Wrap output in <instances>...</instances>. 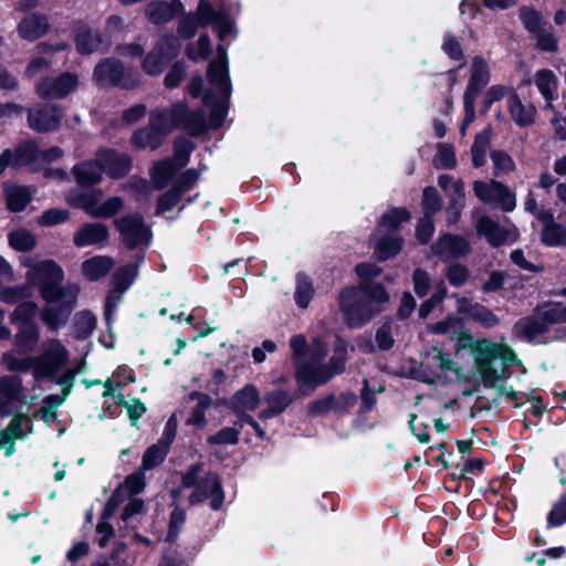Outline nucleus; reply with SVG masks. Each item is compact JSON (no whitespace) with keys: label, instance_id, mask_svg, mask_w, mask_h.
I'll return each instance as SVG.
<instances>
[{"label":"nucleus","instance_id":"1","mask_svg":"<svg viewBox=\"0 0 566 566\" xmlns=\"http://www.w3.org/2000/svg\"><path fill=\"white\" fill-rule=\"evenodd\" d=\"M429 331L461 340L468 338L471 342L470 352L483 385L497 389L501 395L515 396L513 388L504 384L507 366L520 361L512 347L486 338L473 340L470 335H464L461 319L454 316L431 325Z\"/></svg>","mask_w":566,"mask_h":566},{"label":"nucleus","instance_id":"2","mask_svg":"<svg viewBox=\"0 0 566 566\" xmlns=\"http://www.w3.org/2000/svg\"><path fill=\"white\" fill-rule=\"evenodd\" d=\"M390 295L379 283L359 282L358 286L345 287L339 295V306L350 327H360L381 313Z\"/></svg>","mask_w":566,"mask_h":566},{"label":"nucleus","instance_id":"3","mask_svg":"<svg viewBox=\"0 0 566 566\" xmlns=\"http://www.w3.org/2000/svg\"><path fill=\"white\" fill-rule=\"evenodd\" d=\"M217 53V57L208 66V80L212 91L203 96L205 104L211 107L209 120L212 127H219L223 123L231 95L226 46L218 45Z\"/></svg>","mask_w":566,"mask_h":566},{"label":"nucleus","instance_id":"4","mask_svg":"<svg viewBox=\"0 0 566 566\" xmlns=\"http://www.w3.org/2000/svg\"><path fill=\"white\" fill-rule=\"evenodd\" d=\"M22 264L28 268L25 274L28 282L40 287L45 302L54 301L56 295L63 291L64 285H61V282L64 279V272L54 261L34 262L30 258H24Z\"/></svg>","mask_w":566,"mask_h":566},{"label":"nucleus","instance_id":"5","mask_svg":"<svg viewBox=\"0 0 566 566\" xmlns=\"http://www.w3.org/2000/svg\"><path fill=\"white\" fill-rule=\"evenodd\" d=\"M78 293V285L67 283L54 301L46 302L48 304L42 308L40 317L49 331L57 332L67 324L71 313L76 305Z\"/></svg>","mask_w":566,"mask_h":566},{"label":"nucleus","instance_id":"6","mask_svg":"<svg viewBox=\"0 0 566 566\" xmlns=\"http://www.w3.org/2000/svg\"><path fill=\"white\" fill-rule=\"evenodd\" d=\"M326 354L327 348L323 343L315 340L312 345L308 360L300 363L296 369V379L301 386L314 389L333 378L329 367L322 364Z\"/></svg>","mask_w":566,"mask_h":566},{"label":"nucleus","instance_id":"7","mask_svg":"<svg viewBox=\"0 0 566 566\" xmlns=\"http://www.w3.org/2000/svg\"><path fill=\"white\" fill-rule=\"evenodd\" d=\"M93 78L101 85H113L130 90L139 85L140 78L137 72L126 70L116 59H105L98 63L93 73Z\"/></svg>","mask_w":566,"mask_h":566},{"label":"nucleus","instance_id":"8","mask_svg":"<svg viewBox=\"0 0 566 566\" xmlns=\"http://www.w3.org/2000/svg\"><path fill=\"white\" fill-rule=\"evenodd\" d=\"M69 350L56 338H48L41 344V354L35 357V378H51L66 364Z\"/></svg>","mask_w":566,"mask_h":566},{"label":"nucleus","instance_id":"9","mask_svg":"<svg viewBox=\"0 0 566 566\" xmlns=\"http://www.w3.org/2000/svg\"><path fill=\"white\" fill-rule=\"evenodd\" d=\"M473 190L475 196L484 203L497 205L506 212L515 209V195L502 182L495 180H491L490 182L474 181Z\"/></svg>","mask_w":566,"mask_h":566},{"label":"nucleus","instance_id":"10","mask_svg":"<svg viewBox=\"0 0 566 566\" xmlns=\"http://www.w3.org/2000/svg\"><path fill=\"white\" fill-rule=\"evenodd\" d=\"M114 223L123 241L129 248L147 244L150 240V231L145 224L143 217L138 213L117 218Z\"/></svg>","mask_w":566,"mask_h":566},{"label":"nucleus","instance_id":"11","mask_svg":"<svg viewBox=\"0 0 566 566\" xmlns=\"http://www.w3.org/2000/svg\"><path fill=\"white\" fill-rule=\"evenodd\" d=\"M78 86L75 73L64 72L57 76L44 77L35 85V91L43 98H63Z\"/></svg>","mask_w":566,"mask_h":566},{"label":"nucleus","instance_id":"12","mask_svg":"<svg viewBox=\"0 0 566 566\" xmlns=\"http://www.w3.org/2000/svg\"><path fill=\"white\" fill-rule=\"evenodd\" d=\"M476 232L479 235L484 237L492 247L513 243L517 239V230L514 227H502L488 216L479 218Z\"/></svg>","mask_w":566,"mask_h":566},{"label":"nucleus","instance_id":"13","mask_svg":"<svg viewBox=\"0 0 566 566\" xmlns=\"http://www.w3.org/2000/svg\"><path fill=\"white\" fill-rule=\"evenodd\" d=\"M356 396L349 392L338 396L329 395L312 401L307 407V411L312 416H324L331 411L343 415L350 410L356 405Z\"/></svg>","mask_w":566,"mask_h":566},{"label":"nucleus","instance_id":"14","mask_svg":"<svg viewBox=\"0 0 566 566\" xmlns=\"http://www.w3.org/2000/svg\"><path fill=\"white\" fill-rule=\"evenodd\" d=\"M206 499H210V506L212 510H219L223 503V492L221 483L217 474L209 473L206 478L196 485L192 494L189 497L191 504L200 503Z\"/></svg>","mask_w":566,"mask_h":566},{"label":"nucleus","instance_id":"15","mask_svg":"<svg viewBox=\"0 0 566 566\" xmlns=\"http://www.w3.org/2000/svg\"><path fill=\"white\" fill-rule=\"evenodd\" d=\"M188 114V107L178 103L170 109H155L150 112L149 123L153 127L163 133L164 138L177 126L181 125L182 119Z\"/></svg>","mask_w":566,"mask_h":566},{"label":"nucleus","instance_id":"16","mask_svg":"<svg viewBox=\"0 0 566 566\" xmlns=\"http://www.w3.org/2000/svg\"><path fill=\"white\" fill-rule=\"evenodd\" d=\"M63 117L62 111L54 105H42L36 108L29 109V126L39 133L55 130Z\"/></svg>","mask_w":566,"mask_h":566},{"label":"nucleus","instance_id":"17","mask_svg":"<svg viewBox=\"0 0 566 566\" xmlns=\"http://www.w3.org/2000/svg\"><path fill=\"white\" fill-rule=\"evenodd\" d=\"M436 255L443 260L464 258L471 252L470 243L462 237L444 234L432 245Z\"/></svg>","mask_w":566,"mask_h":566},{"label":"nucleus","instance_id":"18","mask_svg":"<svg viewBox=\"0 0 566 566\" xmlns=\"http://www.w3.org/2000/svg\"><path fill=\"white\" fill-rule=\"evenodd\" d=\"M491 81V70L483 56H474L470 65V78L464 92L465 96L478 97Z\"/></svg>","mask_w":566,"mask_h":566},{"label":"nucleus","instance_id":"19","mask_svg":"<svg viewBox=\"0 0 566 566\" xmlns=\"http://www.w3.org/2000/svg\"><path fill=\"white\" fill-rule=\"evenodd\" d=\"M184 9L179 0L151 1L145 8V15L154 24H165L178 15Z\"/></svg>","mask_w":566,"mask_h":566},{"label":"nucleus","instance_id":"20","mask_svg":"<svg viewBox=\"0 0 566 566\" xmlns=\"http://www.w3.org/2000/svg\"><path fill=\"white\" fill-rule=\"evenodd\" d=\"M145 485L146 482L143 472L129 474L108 499V507L111 510H116L125 496L132 497L142 493L145 489Z\"/></svg>","mask_w":566,"mask_h":566},{"label":"nucleus","instance_id":"21","mask_svg":"<svg viewBox=\"0 0 566 566\" xmlns=\"http://www.w3.org/2000/svg\"><path fill=\"white\" fill-rule=\"evenodd\" d=\"M108 240V228L103 223H85L73 237V242L78 248L88 245H104Z\"/></svg>","mask_w":566,"mask_h":566},{"label":"nucleus","instance_id":"22","mask_svg":"<svg viewBox=\"0 0 566 566\" xmlns=\"http://www.w3.org/2000/svg\"><path fill=\"white\" fill-rule=\"evenodd\" d=\"M96 158H98L104 171L113 178H119L130 169V159L125 154L102 149L96 154Z\"/></svg>","mask_w":566,"mask_h":566},{"label":"nucleus","instance_id":"23","mask_svg":"<svg viewBox=\"0 0 566 566\" xmlns=\"http://www.w3.org/2000/svg\"><path fill=\"white\" fill-rule=\"evenodd\" d=\"M22 395L21 379L14 376H4L0 378V411L10 413V407L17 402L24 400Z\"/></svg>","mask_w":566,"mask_h":566},{"label":"nucleus","instance_id":"24","mask_svg":"<svg viewBox=\"0 0 566 566\" xmlns=\"http://www.w3.org/2000/svg\"><path fill=\"white\" fill-rule=\"evenodd\" d=\"M547 332L537 310L531 316L520 318L513 326V334L527 342H534Z\"/></svg>","mask_w":566,"mask_h":566},{"label":"nucleus","instance_id":"25","mask_svg":"<svg viewBox=\"0 0 566 566\" xmlns=\"http://www.w3.org/2000/svg\"><path fill=\"white\" fill-rule=\"evenodd\" d=\"M49 27L48 18L44 14L30 13L18 24V33L24 40L35 41L45 35Z\"/></svg>","mask_w":566,"mask_h":566},{"label":"nucleus","instance_id":"26","mask_svg":"<svg viewBox=\"0 0 566 566\" xmlns=\"http://www.w3.org/2000/svg\"><path fill=\"white\" fill-rule=\"evenodd\" d=\"M534 84L545 99V109H553V101L557 97L558 78L553 71L542 69L534 74Z\"/></svg>","mask_w":566,"mask_h":566},{"label":"nucleus","instance_id":"27","mask_svg":"<svg viewBox=\"0 0 566 566\" xmlns=\"http://www.w3.org/2000/svg\"><path fill=\"white\" fill-rule=\"evenodd\" d=\"M25 422H28V417L18 415L4 430L0 431V449H4L6 457H11L15 452V440L24 439L23 424Z\"/></svg>","mask_w":566,"mask_h":566},{"label":"nucleus","instance_id":"28","mask_svg":"<svg viewBox=\"0 0 566 566\" xmlns=\"http://www.w3.org/2000/svg\"><path fill=\"white\" fill-rule=\"evenodd\" d=\"M453 360L447 357L440 349L432 347L424 356L421 366L431 374L433 378H441L447 371L453 369Z\"/></svg>","mask_w":566,"mask_h":566},{"label":"nucleus","instance_id":"29","mask_svg":"<svg viewBox=\"0 0 566 566\" xmlns=\"http://www.w3.org/2000/svg\"><path fill=\"white\" fill-rule=\"evenodd\" d=\"M264 402L268 408L259 412L262 420L282 413L293 402V397L285 390L276 389L264 396Z\"/></svg>","mask_w":566,"mask_h":566},{"label":"nucleus","instance_id":"30","mask_svg":"<svg viewBox=\"0 0 566 566\" xmlns=\"http://www.w3.org/2000/svg\"><path fill=\"white\" fill-rule=\"evenodd\" d=\"M507 109L514 123L520 127L530 126L535 122L536 108L533 105L523 104L516 94L509 96Z\"/></svg>","mask_w":566,"mask_h":566},{"label":"nucleus","instance_id":"31","mask_svg":"<svg viewBox=\"0 0 566 566\" xmlns=\"http://www.w3.org/2000/svg\"><path fill=\"white\" fill-rule=\"evenodd\" d=\"M76 49L82 54H90L106 49L109 41L102 36L99 32L92 29H82L76 35Z\"/></svg>","mask_w":566,"mask_h":566},{"label":"nucleus","instance_id":"32","mask_svg":"<svg viewBox=\"0 0 566 566\" xmlns=\"http://www.w3.org/2000/svg\"><path fill=\"white\" fill-rule=\"evenodd\" d=\"M260 400L256 387L253 385H245L233 395L231 406L235 413H243L256 409Z\"/></svg>","mask_w":566,"mask_h":566},{"label":"nucleus","instance_id":"33","mask_svg":"<svg viewBox=\"0 0 566 566\" xmlns=\"http://www.w3.org/2000/svg\"><path fill=\"white\" fill-rule=\"evenodd\" d=\"M379 260H387L398 254L402 248V239L398 235H381L378 230L370 239Z\"/></svg>","mask_w":566,"mask_h":566},{"label":"nucleus","instance_id":"34","mask_svg":"<svg viewBox=\"0 0 566 566\" xmlns=\"http://www.w3.org/2000/svg\"><path fill=\"white\" fill-rule=\"evenodd\" d=\"M115 265L112 258L96 255L82 263V273L90 281H97L109 273Z\"/></svg>","mask_w":566,"mask_h":566},{"label":"nucleus","instance_id":"35","mask_svg":"<svg viewBox=\"0 0 566 566\" xmlns=\"http://www.w3.org/2000/svg\"><path fill=\"white\" fill-rule=\"evenodd\" d=\"M189 399L197 400L186 423L202 429L207 426L206 411L211 407L212 399L209 395L199 391H192Z\"/></svg>","mask_w":566,"mask_h":566},{"label":"nucleus","instance_id":"36","mask_svg":"<svg viewBox=\"0 0 566 566\" xmlns=\"http://www.w3.org/2000/svg\"><path fill=\"white\" fill-rule=\"evenodd\" d=\"M492 136L493 132L490 126L485 127L475 136L470 149L472 165L475 168H481L485 165L486 153L490 148Z\"/></svg>","mask_w":566,"mask_h":566},{"label":"nucleus","instance_id":"37","mask_svg":"<svg viewBox=\"0 0 566 566\" xmlns=\"http://www.w3.org/2000/svg\"><path fill=\"white\" fill-rule=\"evenodd\" d=\"M103 171L104 168L98 161V158L93 161L78 164L73 168L75 179L81 186H90L99 182Z\"/></svg>","mask_w":566,"mask_h":566},{"label":"nucleus","instance_id":"38","mask_svg":"<svg viewBox=\"0 0 566 566\" xmlns=\"http://www.w3.org/2000/svg\"><path fill=\"white\" fill-rule=\"evenodd\" d=\"M39 337L38 325L35 323H25L19 326L14 343L20 352L29 353L35 348Z\"/></svg>","mask_w":566,"mask_h":566},{"label":"nucleus","instance_id":"39","mask_svg":"<svg viewBox=\"0 0 566 566\" xmlns=\"http://www.w3.org/2000/svg\"><path fill=\"white\" fill-rule=\"evenodd\" d=\"M101 198V191L75 189L66 195V202L75 208L83 209L87 214L92 216L94 205Z\"/></svg>","mask_w":566,"mask_h":566},{"label":"nucleus","instance_id":"40","mask_svg":"<svg viewBox=\"0 0 566 566\" xmlns=\"http://www.w3.org/2000/svg\"><path fill=\"white\" fill-rule=\"evenodd\" d=\"M164 139L163 133L153 127L150 123L147 127L136 130L132 136V143L140 149H156Z\"/></svg>","mask_w":566,"mask_h":566},{"label":"nucleus","instance_id":"41","mask_svg":"<svg viewBox=\"0 0 566 566\" xmlns=\"http://www.w3.org/2000/svg\"><path fill=\"white\" fill-rule=\"evenodd\" d=\"M536 310L547 329L552 325L566 323V306L560 302L545 303Z\"/></svg>","mask_w":566,"mask_h":566},{"label":"nucleus","instance_id":"42","mask_svg":"<svg viewBox=\"0 0 566 566\" xmlns=\"http://www.w3.org/2000/svg\"><path fill=\"white\" fill-rule=\"evenodd\" d=\"M520 20L525 30L532 35L546 27V21L541 11L531 6H523L518 10Z\"/></svg>","mask_w":566,"mask_h":566},{"label":"nucleus","instance_id":"43","mask_svg":"<svg viewBox=\"0 0 566 566\" xmlns=\"http://www.w3.org/2000/svg\"><path fill=\"white\" fill-rule=\"evenodd\" d=\"M464 201H465L464 184L462 180L459 179L454 184V195H452L449 207L447 209L448 224H454L460 220L462 210L464 208Z\"/></svg>","mask_w":566,"mask_h":566},{"label":"nucleus","instance_id":"44","mask_svg":"<svg viewBox=\"0 0 566 566\" xmlns=\"http://www.w3.org/2000/svg\"><path fill=\"white\" fill-rule=\"evenodd\" d=\"M6 198L9 210L19 212L31 201V191L23 186L9 187L6 189Z\"/></svg>","mask_w":566,"mask_h":566},{"label":"nucleus","instance_id":"45","mask_svg":"<svg viewBox=\"0 0 566 566\" xmlns=\"http://www.w3.org/2000/svg\"><path fill=\"white\" fill-rule=\"evenodd\" d=\"M169 448L170 444L164 443L160 439L157 443L149 447L143 455L142 470L148 471L159 465L166 458Z\"/></svg>","mask_w":566,"mask_h":566},{"label":"nucleus","instance_id":"46","mask_svg":"<svg viewBox=\"0 0 566 566\" xmlns=\"http://www.w3.org/2000/svg\"><path fill=\"white\" fill-rule=\"evenodd\" d=\"M97 318L90 311H81L74 317L73 329L76 338H86L96 328Z\"/></svg>","mask_w":566,"mask_h":566},{"label":"nucleus","instance_id":"47","mask_svg":"<svg viewBox=\"0 0 566 566\" xmlns=\"http://www.w3.org/2000/svg\"><path fill=\"white\" fill-rule=\"evenodd\" d=\"M314 287L310 277L303 273L296 275L294 298L301 308H306L314 296Z\"/></svg>","mask_w":566,"mask_h":566},{"label":"nucleus","instance_id":"48","mask_svg":"<svg viewBox=\"0 0 566 566\" xmlns=\"http://www.w3.org/2000/svg\"><path fill=\"white\" fill-rule=\"evenodd\" d=\"M541 241L547 247L566 248V228L558 222L543 227Z\"/></svg>","mask_w":566,"mask_h":566},{"label":"nucleus","instance_id":"49","mask_svg":"<svg viewBox=\"0 0 566 566\" xmlns=\"http://www.w3.org/2000/svg\"><path fill=\"white\" fill-rule=\"evenodd\" d=\"M433 165L438 169H454L458 165L454 146L447 143L438 144Z\"/></svg>","mask_w":566,"mask_h":566},{"label":"nucleus","instance_id":"50","mask_svg":"<svg viewBox=\"0 0 566 566\" xmlns=\"http://www.w3.org/2000/svg\"><path fill=\"white\" fill-rule=\"evenodd\" d=\"M179 168L171 160H163L155 165L151 179L156 189H163Z\"/></svg>","mask_w":566,"mask_h":566},{"label":"nucleus","instance_id":"51","mask_svg":"<svg viewBox=\"0 0 566 566\" xmlns=\"http://www.w3.org/2000/svg\"><path fill=\"white\" fill-rule=\"evenodd\" d=\"M490 158L494 168V176L509 175L516 169L515 161L506 151L494 149L490 151Z\"/></svg>","mask_w":566,"mask_h":566},{"label":"nucleus","instance_id":"52","mask_svg":"<svg viewBox=\"0 0 566 566\" xmlns=\"http://www.w3.org/2000/svg\"><path fill=\"white\" fill-rule=\"evenodd\" d=\"M10 245L18 251L27 252L36 244L35 235L27 229H17L8 235Z\"/></svg>","mask_w":566,"mask_h":566},{"label":"nucleus","instance_id":"53","mask_svg":"<svg viewBox=\"0 0 566 566\" xmlns=\"http://www.w3.org/2000/svg\"><path fill=\"white\" fill-rule=\"evenodd\" d=\"M136 276L137 265L127 264L116 271L112 281L113 287H115V290L119 292V294H124L133 284Z\"/></svg>","mask_w":566,"mask_h":566},{"label":"nucleus","instance_id":"54","mask_svg":"<svg viewBox=\"0 0 566 566\" xmlns=\"http://www.w3.org/2000/svg\"><path fill=\"white\" fill-rule=\"evenodd\" d=\"M411 218L408 210L405 208H394L386 212L380 220L379 230L385 228L389 231L397 230L401 223L409 221Z\"/></svg>","mask_w":566,"mask_h":566},{"label":"nucleus","instance_id":"55","mask_svg":"<svg viewBox=\"0 0 566 566\" xmlns=\"http://www.w3.org/2000/svg\"><path fill=\"white\" fill-rule=\"evenodd\" d=\"M533 38L535 40V48L539 51L548 53H556L558 51V39L551 27L543 28Z\"/></svg>","mask_w":566,"mask_h":566},{"label":"nucleus","instance_id":"56","mask_svg":"<svg viewBox=\"0 0 566 566\" xmlns=\"http://www.w3.org/2000/svg\"><path fill=\"white\" fill-rule=\"evenodd\" d=\"M123 200L119 197H112L102 203L101 199H97L91 217L109 218L116 214L123 208Z\"/></svg>","mask_w":566,"mask_h":566},{"label":"nucleus","instance_id":"57","mask_svg":"<svg viewBox=\"0 0 566 566\" xmlns=\"http://www.w3.org/2000/svg\"><path fill=\"white\" fill-rule=\"evenodd\" d=\"M186 53L195 62L208 59L211 53V41L208 34L200 35L197 43L189 44Z\"/></svg>","mask_w":566,"mask_h":566},{"label":"nucleus","instance_id":"58","mask_svg":"<svg viewBox=\"0 0 566 566\" xmlns=\"http://www.w3.org/2000/svg\"><path fill=\"white\" fill-rule=\"evenodd\" d=\"M2 359L7 368L12 371H28L32 368L35 371L36 368L35 357H18L13 353H7Z\"/></svg>","mask_w":566,"mask_h":566},{"label":"nucleus","instance_id":"59","mask_svg":"<svg viewBox=\"0 0 566 566\" xmlns=\"http://www.w3.org/2000/svg\"><path fill=\"white\" fill-rule=\"evenodd\" d=\"M566 523V492L553 504L547 515V527H558Z\"/></svg>","mask_w":566,"mask_h":566},{"label":"nucleus","instance_id":"60","mask_svg":"<svg viewBox=\"0 0 566 566\" xmlns=\"http://www.w3.org/2000/svg\"><path fill=\"white\" fill-rule=\"evenodd\" d=\"M38 306L34 302L28 301L19 304L10 315L12 323L20 325L25 323H34L33 318L36 314Z\"/></svg>","mask_w":566,"mask_h":566},{"label":"nucleus","instance_id":"61","mask_svg":"<svg viewBox=\"0 0 566 566\" xmlns=\"http://www.w3.org/2000/svg\"><path fill=\"white\" fill-rule=\"evenodd\" d=\"M195 148V144L190 139L179 138L175 142V153L171 161L180 169L189 161V156Z\"/></svg>","mask_w":566,"mask_h":566},{"label":"nucleus","instance_id":"62","mask_svg":"<svg viewBox=\"0 0 566 566\" xmlns=\"http://www.w3.org/2000/svg\"><path fill=\"white\" fill-rule=\"evenodd\" d=\"M167 60L154 48L143 61V70L149 75H158L164 71Z\"/></svg>","mask_w":566,"mask_h":566},{"label":"nucleus","instance_id":"63","mask_svg":"<svg viewBox=\"0 0 566 566\" xmlns=\"http://www.w3.org/2000/svg\"><path fill=\"white\" fill-rule=\"evenodd\" d=\"M13 153V166L28 165L32 160H39V150L32 143L20 145Z\"/></svg>","mask_w":566,"mask_h":566},{"label":"nucleus","instance_id":"64","mask_svg":"<svg viewBox=\"0 0 566 566\" xmlns=\"http://www.w3.org/2000/svg\"><path fill=\"white\" fill-rule=\"evenodd\" d=\"M180 48V42L175 35H165L155 45L168 62L178 55Z\"/></svg>","mask_w":566,"mask_h":566}]
</instances>
